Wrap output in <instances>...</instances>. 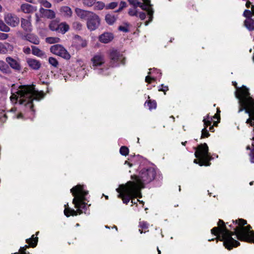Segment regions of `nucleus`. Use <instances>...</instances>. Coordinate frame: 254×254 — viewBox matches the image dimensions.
Wrapping results in <instances>:
<instances>
[{
  "instance_id": "1",
  "label": "nucleus",
  "mask_w": 254,
  "mask_h": 254,
  "mask_svg": "<svg viewBox=\"0 0 254 254\" xmlns=\"http://www.w3.org/2000/svg\"><path fill=\"white\" fill-rule=\"evenodd\" d=\"M246 224L247 221L243 219L233 220V224L229 225L234 230L232 232L227 229L223 220H219L218 227L213 228L211 232L216 236V239L223 242V245L227 249L230 250L240 244L232 236L240 241L254 243V231L251 230L249 225L245 226Z\"/></svg>"
},
{
  "instance_id": "2",
  "label": "nucleus",
  "mask_w": 254,
  "mask_h": 254,
  "mask_svg": "<svg viewBox=\"0 0 254 254\" xmlns=\"http://www.w3.org/2000/svg\"><path fill=\"white\" fill-rule=\"evenodd\" d=\"M137 176H131L133 181H129L125 185H121L116 189L119 193L118 197L121 198L125 204H127L132 196H138L140 190L144 187V184L152 181L156 176V171L150 165H140Z\"/></svg>"
},
{
  "instance_id": "3",
  "label": "nucleus",
  "mask_w": 254,
  "mask_h": 254,
  "mask_svg": "<svg viewBox=\"0 0 254 254\" xmlns=\"http://www.w3.org/2000/svg\"><path fill=\"white\" fill-rule=\"evenodd\" d=\"M44 96L43 92L36 90L33 85H21L15 92L12 93L10 100L13 103L18 102L20 104H24L31 114H33V101H39L43 98Z\"/></svg>"
},
{
  "instance_id": "4",
  "label": "nucleus",
  "mask_w": 254,
  "mask_h": 254,
  "mask_svg": "<svg viewBox=\"0 0 254 254\" xmlns=\"http://www.w3.org/2000/svg\"><path fill=\"white\" fill-rule=\"evenodd\" d=\"M70 192L74 196L72 203L77 210H74L68 207V203L65 204L64 214L67 217L70 215L76 216L77 214H81L83 212V210L86 209L85 196L88 193V191L84 190V186L77 185L70 190Z\"/></svg>"
},
{
  "instance_id": "5",
  "label": "nucleus",
  "mask_w": 254,
  "mask_h": 254,
  "mask_svg": "<svg viewBox=\"0 0 254 254\" xmlns=\"http://www.w3.org/2000/svg\"><path fill=\"white\" fill-rule=\"evenodd\" d=\"M195 149L194 155L196 159L193 160V162L200 166H209V161L212 159V157L208 152V146L207 144H201L195 148Z\"/></svg>"
},
{
  "instance_id": "6",
  "label": "nucleus",
  "mask_w": 254,
  "mask_h": 254,
  "mask_svg": "<svg viewBox=\"0 0 254 254\" xmlns=\"http://www.w3.org/2000/svg\"><path fill=\"white\" fill-rule=\"evenodd\" d=\"M110 63L113 66H117L120 64H124V58L123 55L117 50H111L109 52Z\"/></svg>"
},
{
  "instance_id": "7",
  "label": "nucleus",
  "mask_w": 254,
  "mask_h": 254,
  "mask_svg": "<svg viewBox=\"0 0 254 254\" xmlns=\"http://www.w3.org/2000/svg\"><path fill=\"white\" fill-rule=\"evenodd\" d=\"M50 51L54 54L60 56L65 59L68 60L70 58V54L61 45L57 44L51 46Z\"/></svg>"
},
{
  "instance_id": "8",
  "label": "nucleus",
  "mask_w": 254,
  "mask_h": 254,
  "mask_svg": "<svg viewBox=\"0 0 254 254\" xmlns=\"http://www.w3.org/2000/svg\"><path fill=\"white\" fill-rule=\"evenodd\" d=\"M100 20L99 16L94 12L87 20V27L91 31L97 29L100 25Z\"/></svg>"
},
{
  "instance_id": "9",
  "label": "nucleus",
  "mask_w": 254,
  "mask_h": 254,
  "mask_svg": "<svg viewBox=\"0 0 254 254\" xmlns=\"http://www.w3.org/2000/svg\"><path fill=\"white\" fill-rule=\"evenodd\" d=\"M91 62L92 68L95 70L105 63V59L103 54L97 53L92 58Z\"/></svg>"
},
{
  "instance_id": "10",
  "label": "nucleus",
  "mask_w": 254,
  "mask_h": 254,
  "mask_svg": "<svg viewBox=\"0 0 254 254\" xmlns=\"http://www.w3.org/2000/svg\"><path fill=\"white\" fill-rule=\"evenodd\" d=\"M143 2H139V6L143 10H145L147 12V15L149 18V20L145 22V25H147L150 21L152 20L153 17V11L152 9L151 4H150V1L149 0H143Z\"/></svg>"
},
{
  "instance_id": "11",
  "label": "nucleus",
  "mask_w": 254,
  "mask_h": 254,
  "mask_svg": "<svg viewBox=\"0 0 254 254\" xmlns=\"http://www.w3.org/2000/svg\"><path fill=\"white\" fill-rule=\"evenodd\" d=\"M4 19L5 23L11 27H16L19 23V19L15 15L7 13L4 15Z\"/></svg>"
},
{
  "instance_id": "12",
  "label": "nucleus",
  "mask_w": 254,
  "mask_h": 254,
  "mask_svg": "<svg viewBox=\"0 0 254 254\" xmlns=\"http://www.w3.org/2000/svg\"><path fill=\"white\" fill-rule=\"evenodd\" d=\"M5 61L12 69L16 71L21 70V66L20 64V61L18 59L16 60L8 57L6 58Z\"/></svg>"
},
{
  "instance_id": "13",
  "label": "nucleus",
  "mask_w": 254,
  "mask_h": 254,
  "mask_svg": "<svg viewBox=\"0 0 254 254\" xmlns=\"http://www.w3.org/2000/svg\"><path fill=\"white\" fill-rule=\"evenodd\" d=\"M75 12L80 19L86 20L93 13L92 11L83 10L79 8H76L75 9Z\"/></svg>"
},
{
  "instance_id": "14",
  "label": "nucleus",
  "mask_w": 254,
  "mask_h": 254,
  "mask_svg": "<svg viewBox=\"0 0 254 254\" xmlns=\"http://www.w3.org/2000/svg\"><path fill=\"white\" fill-rule=\"evenodd\" d=\"M31 16H28L27 19H21V26L26 32H31L32 30Z\"/></svg>"
},
{
  "instance_id": "15",
  "label": "nucleus",
  "mask_w": 254,
  "mask_h": 254,
  "mask_svg": "<svg viewBox=\"0 0 254 254\" xmlns=\"http://www.w3.org/2000/svg\"><path fill=\"white\" fill-rule=\"evenodd\" d=\"M20 10L25 13H32L37 10V7L25 3L21 5Z\"/></svg>"
},
{
  "instance_id": "16",
  "label": "nucleus",
  "mask_w": 254,
  "mask_h": 254,
  "mask_svg": "<svg viewBox=\"0 0 254 254\" xmlns=\"http://www.w3.org/2000/svg\"><path fill=\"white\" fill-rule=\"evenodd\" d=\"M113 35L112 33L105 32L101 34L99 37V41L103 43H108L113 39Z\"/></svg>"
},
{
  "instance_id": "17",
  "label": "nucleus",
  "mask_w": 254,
  "mask_h": 254,
  "mask_svg": "<svg viewBox=\"0 0 254 254\" xmlns=\"http://www.w3.org/2000/svg\"><path fill=\"white\" fill-rule=\"evenodd\" d=\"M26 62L28 65L33 69L37 70L41 67V63L37 60L28 58Z\"/></svg>"
},
{
  "instance_id": "18",
  "label": "nucleus",
  "mask_w": 254,
  "mask_h": 254,
  "mask_svg": "<svg viewBox=\"0 0 254 254\" xmlns=\"http://www.w3.org/2000/svg\"><path fill=\"white\" fill-rule=\"evenodd\" d=\"M39 11L43 16L47 18L53 19L55 17V13L52 9H47L41 7L40 8Z\"/></svg>"
},
{
  "instance_id": "19",
  "label": "nucleus",
  "mask_w": 254,
  "mask_h": 254,
  "mask_svg": "<svg viewBox=\"0 0 254 254\" xmlns=\"http://www.w3.org/2000/svg\"><path fill=\"white\" fill-rule=\"evenodd\" d=\"M60 11L64 16L70 17L71 16L72 12L71 8L67 6H64L61 7Z\"/></svg>"
},
{
  "instance_id": "20",
  "label": "nucleus",
  "mask_w": 254,
  "mask_h": 254,
  "mask_svg": "<svg viewBox=\"0 0 254 254\" xmlns=\"http://www.w3.org/2000/svg\"><path fill=\"white\" fill-rule=\"evenodd\" d=\"M69 29V25L65 22H62L59 24L58 32L62 34H64L68 31Z\"/></svg>"
},
{
  "instance_id": "21",
  "label": "nucleus",
  "mask_w": 254,
  "mask_h": 254,
  "mask_svg": "<svg viewBox=\"0 0 254 254\" xmlns=\"http://www.w3.org/2000/svg\"><path fill=\"white\" fill-rule=\"evenodd\" d=\"M25 38L30 42L35 45H38L40 43L38 38L36 36L33 34H27L26 36H25Z\"/></svg>"
},
{
  "instance_id": "22",
  "label": "nucleus",
  "mask_w": 254,
  "mask_h": 254,
  "mask_svg": "<svg viewBox=\"0 0 254 254\" xmlns=\"http://www.w3.org/2000/svg\"><path fill=\"white\" fill-rule=\"evenodd\" d=\"M32 53L37 57H43L45 56V53L43 51L39 49L35 46H32Z\"/></svg>"
},
{
  "instance_id": "23",
  "label": "nucleus",
  "mask_w": 254,
  "mask_h": 254,
  "mask_svg": "<svg viewBox=\"0 0 254 254\" xmlns=\"http://www.w3.org/2000/svg\"><path fill=\"white\" fill-rule=\"evenodd\" d=\"M213 119H216V118H213V116L210 117L208 114L204 117L203 119L204 126H205V127H208L209 126H210Z\"/></svg>"
},
{
  "instance_id": "24",
  "label": "nucleus",
  "mask_w": 254,
  "mask_h": 254,
  "mask_svg": "<svg viewBox=\"0 0 254 254\" xmlns=\"http://www.w3.org/2000/svg\"><path fill=\"white\" fill-rule=\"evenodd\" d=\"M139 229V231L140 233H145L148 231V224L145 222H140L138 226Z\"/></svg>"
},
{
  "instance_id": "25",
  "label": "nucleus",
  "mask_w": 254,
  "mask_h": 254,
  "mask_svg": "<svg viewBox=\"0 0 254 254\" xmlns=\"http://www.w3.org/2000/svg\"><path fill=\"white\" fill-rule=\"evenodd\" d=\"M26 242L28 243L31 247L34 248L36 246L38 242V238L34 237V236L33 235L30 239H27Z\"/></svg>"
},
{
  "instance_id": "26",
  "label": "nucleus",
  "mask_w": 254,
  "mask_h": 254,
  "mask_svg": "<svg viewBox=\"0 0 254 254\" xmlns=\"http://www.w3.org/2000/svg\"><path fill=\"white\" fill-rule=\"evenodd\" d=\"M105 20L108 24H112L116 20V17L113 14H108L105 16Z\"/></svg>"
},
{
  "instance_id": "27",
  "label": "nucleus",
  "mask_w": 254,
  "mask_h": 254,
  "mask_svg": "<svg viewBox=\"0 0 254 254\" xmlns=\"http://www.w3.org/2000/svg\"><path fill=\"white\" fill-rule=\"evenodd\" d=\"M145 106H147L150 110L156 109L157 107V103L154 101L149 100L144 104Z\"/></svg>"
},
{
  "instance_id": "28",
  "label": "nucleus",
  "mask_w": 254,
  "mask_h": 254,
  "mask_svg": "<svg viewBox=\"0 0 254 254\" xmlns=\"http://www.w3.org/2000/svg\"><path fill=\"white\" fill-rule=\"evenodd\" d=\"M9 69L8 65L3 61H0V70L3 73H7Z\"/></svg>"
},
{
  "instance_id": "29",
  "label": "nucleus",
  "mask_w": 254,
  "mask_h": 254,
  "mask_svg": "<svg viewBox=\"0 0 254 254\" xmlns=\"http://www.w3.org/2000/svg\"><path fill=\"white\" fill-rule=\"evenodd\" d=\"M59 23L55 20H53L49 24V28L52 31H58L59 27Z\"/></svg>"
},
{
  "instance_id": "30",
  "label": "nucleus",
  "mask_w": 254,
  "mask_h": 254,
  "mask_svg": "<svg viewBox=\"0 0 254 254\" xmlns=\"http://www.w3.org/2000/svg\"><path fill=\"white\" fill-rule=\"evenodd\" d=\"M10 28L7 26L1 20H0V31L8 32L10 31Z\"/></svg>"
},
{
  "instance_id": "31",
  "label": "nucleus",
  "mask_w": 254,
  "mask_h": 254,
  "mask_svg": "<svg viewBox=\"0 0 254 254\" xmlns=\"http://www.w3.org/2000/svg\"><path fill=\"white\" fill-rule=\"evenodd\" d=\"M60 39L58 37H48L46 39V42L49 44L59 43Z\"/></svg>"
},
{
  "instance_id": "32",
  "label": "nucleus",
  "mask_w": 254,
  "mask_h": 254,
  "mask_svg": "<svg viewBox=\"0 0 254 254\" xmlns=\"http://www.w3.org/2000/svg\"><path fill=\"white\" fill-rule=\"evenodd\" d=\"M105 6V3L102 1H97L95 2V5L94 8L95 10H102Z\"/></svg>"
},
{
  "instance_id": "33",
  "label": "nucleus",
  "mask_w": 254,
  "mask_h": 254,
  "mask_svg": "<svg viewBox=\"0 0 254 254\" xmlns=\"http://www.w3.org/2000/svg\"><path fill=\"white\" fill-rule=\"evenodd\" d=\"M137 7L133 6L132 8H130L128 10V14L131 16H137L138 13L137 10Z\"/></svg>"
},
{
  "instance_id": "34",
  "label": "nucleus",
  "mask_w": 254,
  "mask_h": 254,
  "mask_svg": "<svg viewBox=\"0 0 254 254\" xmlns=\"http://www.w3.org/2000/svg\"><path fill=\"white\" fill-rule=\"evenodd\" d=\"M120 152L122 155L127 156L129 153V150L126 146H123L120 148Z\"/></svg>"
},
{
  "instance_id": "35",
  "label": "nucleus",
  "mask_w": 254,
  "mask_h": 254,
  "mask_svg": "<svg viewBox=\"0 0 254 254\" xmlns=\"http://www.w3.org/2000/svg\"><path fill=\"white\" fill-rule=\"evenodd\" d=\"M49 63L50 64H51L52 65L55 67H57L59 64L58 61L55 58L53 57L49 58Z\"/></svg>"
},
{
  "instance_id": "36",
  "label": "nucleus",
  "mask_w": 254,
  "mask_h": 254,
  "mask_svg": "<svg viewBox=\"0 0 254 254\" xmlns=\"http://www.w3.org/2000/svg\"><path fill=\"white\" fill-rule=\"evenodd\" d=\"M207 127H205V126H204V128L202 129L201 135V138L208 137L210 136V134L208 132V130H207Z\"/></svg>"
},
{
  "instance_id": "37",
  "label": "nucleus",
  "mask_w": 254,
  "mask_h": 254,
  "mask_svg": "<svg viewBox=\"0 0 254 254\" xmlns=\"http://www.w3.org/2000/svg\"><path fill=\"white\" fill-rule=\"evenodd\" d=\"M96 0H83V3L84 5L92 6L95 3Z\"/></svg>"
},
{
  "instance_id": "38",
  "label": "nucleus",
  "mask_w": 254,
  "mask_h": 254,
  "mask_svg": "<svg viewBox=\"0 0 254 254\" xmlns=\"http://www.w3.org/2000/svg\"><path fill=\"white\" fill-rule=\"evenodd\" d=\"M82 24L79 22L77 21L73 22L72 24L73 28L77 30H81L82 28Z\"/></svg>"
},
{
  "instance_id": "39",
  "label": "nucleus",
  "mask_w": 254,
  "mask_h": 254,
  "mask_svg": "<svg viewBox=\"0 0 254 254\" xmlns=\"http://www.w3.org/2000/svg\"><path fill=\"white\" fill-rule=\"evenodd\" d=\"M40 3L46 8H51L52 7L51 3L47 0H41L40 1Z\"/></svg>"
},
{
  "instance_id": "40",
  "label": "nucleus",
  "mask_w": 254,
  "mask_h": 254,
  "mask_svg": "<svg viewBox=\"0 0 254 254\" xmlns=\"http://www.w3.org/2000/svg\"><path fill=\"white\" fill-rule=\"evenodd\" d=\"M118 5V3L116 2H111L109 4H108L106 8V9H114L115 8V7H116Z\"/></svg>"
},
{
  "instance_id": "41",
  "label": "nucleus",
  "mask_w": 254,
  "mask_h": 254,
  "mask_svg": "<svg viewBox=\"0 0 254 254\" xmlns=\"http://www.w3.org/2000/svg\"><path fill=\"white\" fill-rule=\"evenodd\" d=\"M128 1L130 4L132 5L134 7H138L139 4L138 0H128Z\"/></svg>"
},
{
  "instance_id": "42",
  "label": "nucleus",
  "mask_w": 254,
  "mask_h": 254,
  "mask_svg": "<svg viewBox=\"0 0 254 254\" xmlns=\"http://www.w3.org/2000/svg\"><path fill=\"white\" fill-rule=\"evenodd\" d=\"M136 197H139V198H140V197H141V192H140V194H139V195H138V196H132V197H131L130 198L129 200H131V203H133V204H136V203H137V202H138V201H139V202H141V203H142V201H140L138 199H136V200H135V198H136Z\"/></svg>"
},
{
  "instance_id": "43",
  "label": "nucleus",
  "mask_w": 254,
  "mask_h": 254,
  "mask_svg": "<svg viewBox=\"0 0 254 254\" xmlns=\"http://www.w3.org/2000/svg\"><path fill=\"white\" fill-rule=\"evenodd\" d=\"M7 51V49L4 45L2 43H0V53L5 54Z\"/></svg>"
},
{
  "instance_id": "44",
  "label": "nucleus",
  "mask_w": 254,
  "mask_h": 254,
  "mask_svg": "<svg viewBox=\"0 0 254 254\" xmlns=\"http://www.w3.org/2000/svg\"><path fill=\"white\" fill-rule=\"evenodd\" d=\"M168 87L167 86L162 84L161 87H160V91H162L164 92V95L166 94V92L168 90Z\"/></svg>"
},
{
  "instance_id": "45",
  "label": "nucleus",
  "mask_w": 254,
  "mask_h": 254,
  "mask_svg": "<svg viewBox=\"0 0 254 254\" xmlns=\"http://www.w3.org/2000/svg\"><path fill=\"white\" fill-rule=\"evenodd\" d=\"M28 247V246L26 245L24 247L20 248V249H19V251L20 254H27L26 252V249Z\"/></svg>"
},
{
  "instance_id": "46",
  "label": "nucleus",
  "mask_w": 254,
  "mask_h": 254,
  "mask_svg": "<svg viewBox=\"0 0 254 254\" xmlns=\"http://www.w3.org/2000/svg\"><path fill=\"white\" fill-rule=\"evenodd\" d=\"M8 35L7 34L0 32V40H5L8 38Z\"/></svg>"
},
{
  "instance_id": "47",
  "label": "nucleus",
  "mask_w": 254,
  "mask_h": 254,
  "mask_svg": "<svg viewBox=\"0 0 254 254\" xmlns=\"http://www.w3.org/2000/svg\"><path fill=\"white\" fill-rule=\"evenodd\" d=\"M154 80V78L151 77L149 75L145 77V81L147 83H152Z\"/></svg>"
},
{
  "instance_id": "48",
  "label": "nucleus",
  "mask_w": 254,
  "mask_h": 254,
  "mask_svg": "<svg viewBox=\"0 0 254 254\" xmlns=\"http://www.w3.org/2000/svg\"><path fill=\"white\" fill-rule=\"evenodd\" d=\"M218 122H219L218 121H217V122L214 121L213 122V126H211V125L210 126H209L210 127H209V130L210 131H212V132L214 131V129L213 126H217Z\"/></svg>"
},
{
  "instance_id": "49",
  "label": "nucleus",
  "mask_w": 254,
  "mask_h": 254,
  "mask_svg": "<svg viewBox=\"0 0 254 254\" xmlns=\"http://www.w3.org/2000/svg\"><path fill=\"white\" fill-rule=\"evenodd\" d=\"M220 111L219 110V109L217 108L216 114L214 116H213V118H216V119L218 120V122H219V120L220 119Z\"/></svg>"
},
{
  "instance_id": "50",
  "label": "nucleus",
  "mask_w": 254,
  "mask_h": 254,
  "mask_svg": "<svg viewBox=\"0 0 254 254\" xmlns=\"http://www.w3.org/2000/svg\"><path fill=\"white\" fill-rule=\"evenodd\" d=\"M23 52L26 54H29L31 52V49L29 47H24L23 49Z\"/></svg>"
},
{
  "instance_id": "51",
  "label": "nucleus",
  "mask_w": 254,
  "mask_h": 254,
  "mask_svg": "<svg viewBox=\"0 0 254 254\" xmlns=\"http://www.w3.org/2000/svg\"><path fill=\"white\" fill-rule=\"evenodd\" d=\"M119 30L125 32H127L128 31V28L127 27L122 26H121L119 27Z\"/></svg>"
},
{
  "instance_id": "52",
  "label": "nucleus",
  "mask_w": 254,
  "mask_h": 254,
  "mask_svg": "<svg viewBox=\"0 0 254 254\" xmlns=\"http://www.w3.org/2000/svg\"><path fill=\"white\" fill-rule=\"evenodd\" d=\"M139 17L141 20H144L146 18V14L144 12H140L139 14Z\"/></svg>"
},
{
  "instance_id": "53",
  "label": "nucleus",
  "mask_w": 254,
  "mask_h": 254,
  "mask_svg": "<svg viewBox=\"0 0 254 254\" xmlns=\"http://www.w3.org/2000/svg\"><path fill=\"white\" fill-rule=\"evenodd\" d=\"M120 9H123L127 6V3L125 1H121L120 4Z\"/></svg>"
},
{
  "instance_id": "54",
  "label": "nucleus",
  "mask_w": 254,
  "mask_h": 254,
  "mask_svg": "<svg viewBox=\"0 0 254 254\" xmlns=\"http://www.w3.org/2000/svg\"><path fill=\"white\" fill-rule=\"evenodd\" d=\"M125 165H127L129 167H131L132 166H133V164L132 163H130V162H129L128 161H126L125 162Z\"/></svg>"
},
{
  "instance_id": "55",
  "label": "nucleus",
  "mask_w": 254,
  "mask_h": 254,
  "mask_svg": "<svg viewBox=\"0 0 254 254\" xmlns=\"http://www.w3.org/2000/svg\"><path fill=\"white\" fill-rule=\"evenodd\" d=\"M125 165H127L129 167H131L132 166H133V164L132 163H130V162H129L128 161H126L125 162Z\"/></svg>"
},
{
  "instance_id": "56",
  "label": "nucleus",
  "mask_w": 254,
  "mask_h": 254,
  "mask_svg": "<svg viewBox=\"0 0 254 254\" xmlns=\"http://www.w3.org/2000/svg\"><path fill=\"white\" fill-rule=\"evenodd\" d=\"M54 2H55V3H59L62 1H63L64 0H52Z\"/></svg>"
},
{
  "instance_id": "57",
  "label": "nucleus",
  "mask_w": 254,
  "mask_h": 254,
  "mask_svg": "<svg viewBox=\"0 0 254 254\" xmlns=\"http://www.w3.org/2000/svg\"><path fill=\"white\" fill-rule=\"evenodd\" d=\"M251 5V2L249 1H248L247 2H246V6L247 7H249Z\"/></svg>"
},
{
  "instance_id": "58",
  "label": "nucleus",
  "mask_w": 254,
  "mask_h": 254,
  "mask_svg": "<svg viewBox=\"0 0 254 254\" xmlns=\"http://www.w3.org/2000/svg\"><path fill=\"white\" fill-rule=\"evenodd\" d=\"M86 46V41H84L82 44V47H85Z\"/></svg>"
},
{
  "instance_id": "59",
  "label": "nucleus",
  "mask_w": 254,
  "mask_h": 254,
  "mask_svg": "<svg viewBox=\"0 0 254 254\" xmlns=\"http://www.w3.org/2000/svg\"><path fill=\"white\" fill-rule=\"evenodd\" d=\"M22 116V114H19L16 117V118L17 119H19L21 118V117Z\"/></svg>"
},
{
  "instance_id": "60",
  "label": "nucleus",
  "mask_w": 254,
  "mask_h": 254,
  "mask_svg": "<svg viewBox=\"0 0 254 254\" xmlns=\"http://www.w3.org/2000/svg\"><path fill=\"white\" fill-rule=\"evenodd\" d=\"M170 118H172V119H173V122H174V121H175V118H174V116H171Z\"/></svg>"
},
{
  "instance_id": "61",
  "label": "nucleus",
  "mask_w": 254,
  "mask_h": 254,
  "mask_svg": "<svg viewBox=\"0 0 254 254\" xmlns=\"http://www.w3.org/2000/svg\"><path fill=\"white\" fill-rule=\"evenodd\" d=\"M186 143H187V141L182 142V144L183 145H186Z\"/></svg>"
},
{
  "instance_id": "62",
  "label": "nucleus",
  "mask_w": 254,
  "mask_h": 254,
  "mask_svg": "<svg viewBox=\"0 0 254 254\" xmlns=\"http://www.w3.org/2000/svg\"><path fill=\"white\" fill-rule=\"evenodd\" d=\"M122 9H120V7H119V8L116 11V12H119L120 11H121Z\"/></svg>"
},
{
  "instance_id": "63",
  "label": "nucleus",
  "mask_w": 254,
  "mask_h": 254,
  "mask_svg": "<svg viewBox=\"0 0 254 254\" xmlns=\"http://www.w3.org/2000/svg\"><path fill=\"white\" fill-rule=\"evenodd\" d=\"M2 6L0 4V12H1L2 11Z\"/></svg>"
},
{
  "instance_id": "64",
  "label": "nucleus",
  "mask_w": 254,
  "mask_h": 254,
  "mask_svg": "<svg viewBox=\"0 0 254 254\" xmlns=\"http://www.w3.org/2000/svg\"><path fill=\"white\" fill-rule=\"evenodd\" d=\"M102 71V69H101L99 71V73H101Z\"/></svg>"
}]
</instances>
